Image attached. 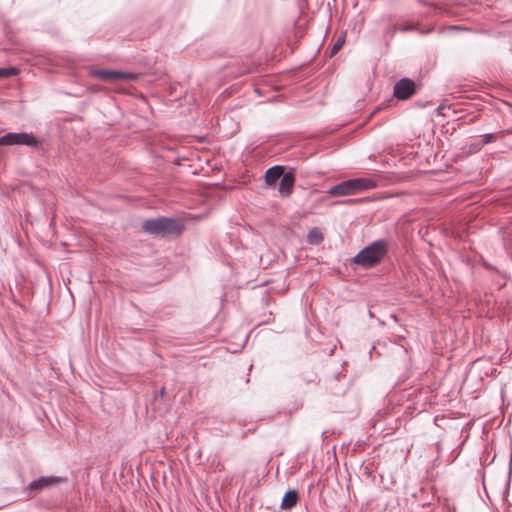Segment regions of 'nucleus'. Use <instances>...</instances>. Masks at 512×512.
<instances>
[{
  "instance_id": "9",
  "label": "nucleus",
  "mask_w": 512,
  "mask_h": 512,
  "mask_svg": "<svg viewBox=\"0 0 512 512\" xmlns=\"http://www.w3.org/2000/svg\"><path fill=\"white\" fill-rule=\"evenodd\" d=\"M297 500H298V494L296 491L294 490H291V491H288L283 499H282V502H281V507L283 509H290L292 508L293 506L296 505L297 503Z\"/></svg>"
},
{
  "instance_id": "13",
  "label": "nucleus",
  "mask_w": 512,
  "mask_h": 512,
  "mask_svg": "<svg viewBox=\"0 0 512 512\" xmlns=\"http://www.w3.org/2000/svg\"><path fill=\"white\" fill-rule=\"evenodd\" d=\"M344 41H345V36H341L337 42L334 44V46L332 47V50H331V55H334L336 54L340 49L341 47L343 46L344 44Z\"/></svg>"
},
{
  "instance_id": "10",
  "label": "nucleus",
  "mask_w": 512,
  "mask_h": 512,
  "mask_svg": "<svg viewBox=\"0 0 512 512\" xmlns=\"http://www.w3.org/2000/svg\"><path fill=\"white\" fill-rule=\"evenodd\" d=\"M53 482H55L54 478L42 477V478L32 481L30 483L29 487H30V489H40V488L51 485Z\"/></svg>"
},
{
  "instance_id": "12",
  "label": "nucleus",
  "mask_w": 512,
  "mask_h": 512,
  "mask_svg": "<svg viewBox=\"0 0 512 512\" xmlns=\"http://www.w3.org/2000/svg\"><path fill=\"white\" fill-rule=\"evenodd\" d=\"M18 74V69L9 67V68H0V79L1 78H9L11 76H15Z\"/></svg>"
},
{
  "instance_id": "2",
  "label": "nucleus",
  "mask_w": 512,
  "mask_h": 512,
  "mask_svg": "<svg viewBox=\"0 0 512 512\" xmlns=\"http://www.w3.org/2000/svg\"><path fill=\"white\" fill-rule=\"evenodd\" d=\"M375 182L368 178H355L341 182L328 190L331 196L353 195L375 187Z\"/></svg>"
},
{
  "instance_id": "15",
  "label": "nucleus",
  "mask_w": 512,
  "mask_h": 512,
  "mask_svg": "<svg viewBox=\"0 0 512 512\" xmlns=\"http://www.w3.org/2000/svg\"><path fill=\"white\" fill-rule=\"evenodd\" d=\"M443 109H444V106H439L438 107V112L441 113Z\"/></svg>"
},
{
  "instance_id": "7",
  "label": "nucleus",
  "mask_w": 512,
  "mask_h": 512,
  "mask_svg": "<svg viewBox=\"0 0 512 512\" xmlns=\"http://www.w3.org/2000/svg\"><path fill=\"white\" fill-rule=\"evenodd\" d=\"M294 176L292 173H285L280 178L278 191L281 196H288L292 192L293 186H294Z\"/></svg>"
},
{
  "instance_id": "5",
  "label": "nucleus",
  "mask_w": 512,
  "mask_h": 512,
  "mask_svg": "<svg viewBox=\"0 0 512 512\" xmlns=\"http://www.w3.org/2000/svg\"><path fill=\"white\" fill-rule=\"evenodd\" d=\"M0 145H22L28 147H37L39 145V140L32 133L10 132L0 137Z\"/></svg>"
},
{
  "instance_id": "11",
  "label": "nucleus",
  "mask_w": 512,
  "mask_h": 512,
  "mask_svg": "<svg viewBox=\"0 0 512 512\" xmlns=\"http://www.w3.org/2000/svg\"><path fill=\"white\" fill-rule=\"evenodd\" d=\"M307 238L309 243L319 244L323 239V235L318 229H313L308 233Z\"/></svg>"
},
{
  "instance_id": "3",
  "label": "nucleus",
  "mask_w": 512,
  "mask_h": 512,
  "mask_svg": "<svg viewBox=\"0 0 512 512\" xmlns=\"http://www.w3.org/2000/svg\"><path fill=\"white\" fill-rule=\"evenodd\" d=\"M143 229L155 235L178 234L181 231V224L175 219L158 218L144 222Z\"/></svg>"
},
{
  "instance_id": "1",
  "label": "nucleus",
  "mask_w": 512,
  "mask_h": 512,
  "mask_svg": "<svg viewBox=\"0 0 512 512\" xmlns=\"http://www.w3.org/2000/svg\"><path fill=\"white\" fill-rule=\"evenodd\" d=\"M387 253V244L384 241H375L362 249L355 257L354 263L368 268L379 262Z\"/></svg>"
},
{
  "instance_id": "8",
  "label": "nucleus",
  "mask_w": 512,
  "mask_h": 512,
  "mask_svg": "<svg viewBox=\"0 0 512 512\" xmlns=\"http://www.w3.org/2000/svg\"><path fill=\"white\" fill-rule=\"evenodd\" d=\"M284 174L282 166H274L269 168L265 173V182L267 185H274Z\"/></svg>"
},
{
  "instance_id": "14",
  "label": "nucleus",
  "mask_w": 512,
  "mask_h": 512,
  "mask_svg": "<svg viewBox=\"0 0 512 512\" xmlns=\"http://www.w3.org/2000/svg\"><path fill=\"white\" fill-rule=\"evenodd\" d=\"M495 138H496V134H494V133L485 134L483 137L482 143L483 144L490 143V142L494 141Z\"/></svg>"
},
{
  "instance_id": "6",
  "label": "nucleus",
  "mask_w": 512,
  "mask_h": 512,
  "mask_svg": "<svg viewBox=\"0 0 512 512\" xmlns=\"http://www.w3.org/2000/svg\"><path fill=\"white\" fill-rule=\"evenodd\" d=\"M415 93V83L408 78H402L394 86V96L399 100H406Z\"/></svg>"
},
{
  "instance_id": "4",
  "label": "nucleus",
  "mask_w": 512,
  "mask_h": 512,
  "mask_svg": "<svg viewBox=\"0 0 512 512\" xmlns=\"http://www.w3.org/2000/svg\"><path fill=\"white\" fill-rule=\"evenodd\" d=\"M89 74L92 77L101 79L105 82L109 83H119V82H127L134 81L138 78V74L132 72H124L119 70H108V69H97L91 68L89 70Z\"/></svg>"
}]
</instances>
